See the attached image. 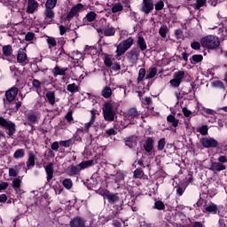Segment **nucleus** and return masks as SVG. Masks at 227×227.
<instances>
[{"mask_svg":"<svg viewBox=\"0 0 227 227\" xmlns=\"http://www.w3.org/2000/svg\"><path fill=\"white\" fill-rule=\"evenodd\" d=\"M104 120L107 121H114L116 118L117 108L115 103L113 101L106 102L102 107Z\"/></svg>","mask_w":227,"mask_h":227,"instance_id":"f257e3e1","label":"nucleus"},{"mask_svg":"<svg viewBox=\"0 0 227 227\" xmlns=\"http://www.w3.org/2000/svg\"><path fill=\"white\" fill-rule=\"evenodd\" d=\"M198 209H201L204 214L217 215L219 207L216 204L212 201L207 202L206 200H200L197 201Z\"/></svg>","mask_w":227,"mask_h":227,"instance_id":"f03ea898","label":"nucleus"},{"mask_svg":"<svg viewBox=\"0 0 227 227\" xmlns=\"http://www.w3.org/2000/svg\"><path fill=\"white\" fill-rule=\"evenodd\" d=\"M201 44L204 48L208 50H215L219 47L220 39L217 36L208 35L202 38Z\"/></svg>","mask_w":227,"mask_h":227,"instance_id":"7ed1b4c3","label":"nucleus"},{"mask_svg":"<svg viewBox=\"0 0 227 227\" xmlns=\"http://www.w3.org/2000/svg\"><path fill=\"white\" fill-rule=\"evenodd\" d=\"M133 43H134V39H132L131 37L121 43L117 46V51H115V52H117V56L120 57L121 55L124 54Z\"/></svg>","mask_w":227,"mask_h":227,"instance_id":"20e7f679","label":"nucleus"},{"mask_svg":"<svg viewBox=\"0 0 227 227\" xmlns=\"http://www.w3.org/2000/svg\"><path fill=\"white\" fill-rule=\"evenodd\" d=\"M0 126L4 128L10 136H13L16 132L15 124L10 121H6L3 117H0Z\"/></svg>","mask_w":227,"mask_h":227,"instance_id":"39448f33","label":"nucleus"},{"mask_svg":"<svg viewBox=\"0 0 227 227\" xmlns=\"http://www.w3.org/2000/svg\"><path fill=\"white\" fill-rule=\"evenodd\" d=\"M184 71H178L174 74V78L170 80V84L173 88H178L184 79Z\"/></svg>","mask_w":227,"mask_h":227,"instance_id":"423d86ee","label":"nucleus"},{"mask_svg":"<svg viewBox=\"0 0 227 227\" xmlns=\"http://www.w3.org/2000/svg\"><path fill=\"white\" fill-rule=\"evenodd\" d=\"M153 10V0H143L141 4V12H145V15H148Z\"/></svg>","mask_w":227,"mask_h":227,"instance_id":"0eeeda50","label":"nucleus"},{"mask_svg":"<svg viewBox=\"0 0 227 227\" xmlns=\"http://www.w3.org/2000/svg\"><path fill=\"white\" fill-rule=\"evenodd\" d=\"M200 142L205 148H215L218 146V142L211 137H203Z\"/></svg>","mask_w":227,"mask_h":227,"instance_id":"6e6552de","label":"nucleus"},{"mask_svg":"<svg viewBox=\"0 0 227 227\" xmlns=\"http://www.w3.org/2000/svg\"><path fill=\"white\" fill-rule=\"evenodd\" d=\"M84 6L82 4H76L74 7H73L67 16V20H72L74 16H76L79 12H81L83 10Z\"/></svg>","mask_w":227,"mask_h":227,"instance_id":"1a4fd4ad","label":"nucleus"},{"mask_svg":"<svg viewBox=\"0 0 227 227\" xmlns=\"http://www.w3.org/2000/svg\"><path fill=\"white\" fill-rule=\"evenodd\" d=\"M19 93V88L17 87H12L11 89H9L6 93H5V97H6V99L9 101V102H12L15 99L17 94Z\"/></svg>","mask_w":227,"mask_h":227,"instance_id":"9d476101","label":"nucleus"},{"mask_svg":"<svg viewBox=\"0 0 227 227\" xmlns=\"http://www.w3.org/2000/svg\"><path fill=\"white\" fill-rule=\"evenodd\" d=\"M70 226L71 227H85L86 222L82 217H75L70 221Z\"/></svg>","mask_w":227,"mask_h":227,"instance_id":"9b49d317","label":"nucleus"},{"mask_svg":"<svg viewBox=\"0 0 227 227\" xmlns=\"http://www.w3.org/2000/svg\"><path fill=\"white\" fill-rule=\"evenodd\" d=\"M73 75H74L75 81H82L84 79V71L81 67H77L72 70Z\"/></svg>","mask_w":227,"mask_h":227,"instance_id":"f8f14e48","label":"nucleus"},{"mask_svg":"<svg viewBox=\"0 0 227 227\" xmlns=\"http://www.w3.org/2000/svg\"><path fill=\"white\" fill-rule=\"evenodd\" d=\"M98 33L99 35H104L106 36H112L115 35V28L108 27V28H97Z\"/></svg>","mask_w":227,"mask_h":227,"instance_id":"ddd939ff","label":"nucleus"},{"mask_svg":"<svg viewBox=\"0 0 227 227\" xmlns=\"http://www.w3.org/2000/svg\"><path fill=\"white\" fill-rule=\"evenodd\" d=\"M38 7V3L35 0H28L27 3V12L33 14L35 12Z\"/></svg>","mask_w":227,"mask_h":227,"instance_id":"4468645a","label":"nucleus"},{"mask_svg":"<svg viewBox=\"0 0 227 227\" xmlns=\"http://www.w3.org/2000/svg\"><path fill=\"white\" fill-rule=\"evenodd\" d=\"M54 12L52 9H46L45 10V23L46 24H51L54 19Z\"/></svg>","mask_w":227,"mask_h":227,"instance_id":"2eb2a0df","label":"nucleus"},{"mask_svg":"<svg viewBox=\"0 0 227 227\" xmlns=\"http://www.w3.org/2000/svg\"><path fill=\"white\" fill-rule=\"evenodd\" d=\"M144 149L147 153H149L150 155L152 154L153 150V141L152 138H148L145 141V143L144 144Z\"/></svg>","mask_w":227,"mask_h":227,"instance_id":"dca6fc26","label":"nucleus"},{"mask_svg":"<svg viewBox=\"0 0 227 227\" xmlns=\"http://www.w3.org/2000/svg\"><path fill=\"white\" fill-rule=\"evenodd\" d=\"M53 163H48L45 167V171L47 174V181L51 182L53 178Z\"/></svg>","mask_w":227,"mask_h":227,"instance_id":"f3484780","label":"nucleus"},{"mask_svg":"<svg viewBox=\"0 0 227 227\" xmlns=\"http://www.w3.org/2000/svg\"><path fill=\"white\" fill-rule=\"evenodd\" d=\"M26 48L20 49L18 51L17 61L18 63H24L27 60Z\"/></svg>","mask_w":227,"mask_h":227,"instance_id":"a211bd4d","label":"nucleus"},{"mask_svg":"<svg viewBox=\"0 0 227 227\" xmlns=\"http://www.w3.org/2000/svg\"><path fill=\"white\" fill-rule=\"evenodd\" d=\"M96 110H92L91 111V119L90 121V122L85 124V128L83 129V131H85L86 133L89 132L90 128H91V126L94 124L95 122V119H96Z\"/></svg>","mask_w":227,"mask_h":227,"instance_id":"6ab92c4d","label":"nucleus"},{"mask_svg":"<svg viewBox=\"0 0 227 227\" xmlns=\"http://www.w3.org/2000/svg\"><path fill=\"white\" fill-rule=\"evenodd\" d=\"M71 59H73V61H74V63H78L83 60V56L81 52L76 51L71 53Z\"/></svg>","mask_w":227,"mask_h":227,"instance_id":"aec40b11","label":"nucleus"},{"mask_svg":"<svg viewBox=\"0 0 227 227\" xmlns=\"http://www.w3.org/2000/svg\"><path fill=\"white\" fill-rule=\"evenodd\" d=\"M140 116V113L137 110V108H130L128 114V119L130 121L132 119H137Z\"/></svg>","mask_w":227,"mask_h":227,"instance_id":"412c9836","label":"nucleus"},{"mask_svg":"<svg viewBox=\"0 0 227 227\" xmlns=\"http://www.w3.org/2000/svg\"><path fill=\"white\" fill-rule=\"evenodd\" d=\"M101 94L104 98H109L113 95V90L108 86H105Z\"/></svg>","mask_w":227,"mask_h":227,"instance_id":"4be33fe9","label":"nucleus"},{"mask_svg":"<svg viewBox=\"0 0 227 227\" xmlns=\"http://www.w3.org/2000/svg\"><path fill=\"white\" fill-rule=\"evenodd\" d=\"M210 169L213 171H222L225 169V166L223 163L214 162Z\"/></svg>","mask_w":227,"mask_h":227,"instance_id":"5701e85b","label":"nucleus"},{"mask_svg":"<svg viewBox=\"0 0 227 227\" xmlns=\"http://www.w3.org/2000/svg\"><path fill=\"white\" fill-rule=\"evenodd\" d=\"M46 98L50 103V105L54 106L56 103V97L53 91H48L46 93Z\"/></svg>","mask_w":227,"mask_h":227,"instance_id":"b1692460","label":"nucleus"},{"mask_svg":"<svg viewBox=\"0 0 227 227\" xmlns=\"http://www.w3.org/2000/svg\"><path fill=\"white\" fill-rule=\"evenodd\" d=\"M157 72H158V69H157L156 67H151V68L149 69V71H147V74H146V76H145V79H146V80L153 79V77L156 76Z\"/></svg>","mask_w":227,"mask_h":227,"instance_id":"393cba45","label":"nucleus"},{"mask_svg":"<svg viewBox=\"0 0 227 227\" xmlns=\"http://www.w3.org/2000/svg\"><path fill=\"white\" fill-rule=\"evenodd\" d=\"M3 54L6 58H10L12 55V47L11 45H5L3 47Z\"/></svg>","mask_w":227,"mask_h":227,"instance_id":"a878e982","label":"nucleus"},{"mask_svg":"<svg viewBox=\"0 0 227 227\" xmlns=\"http://www.w3.org/2000/svg\"><path fill=\"white\" fill-rule=\"evenodd\" d=\"M137 43L139 45V48L142 51H145L147 50V43L145 42V39L144 37H138Z\"/></svg>","mask_w":227,"mask_h":227,"instance_id":"bb28decb","label":"nucleus"},{"mask_svg":"<svg viewBox=\"0 0 227 227\" xmlns=\"http://www.w3.org/2000/svg\"><path fill=\"white\" fill-rule=\"evenodd\" d=\"M66 71H67V68H61V67H56L53 69V75H54V76L65 75V74H66Z\"/></svg>","mask_w":227,"mask_h":227,"instance_id":"cd10ccee","label":"nucleus"},{"mask_svg":"<svg viewBox=\"0 0 227 227\" xmlns=\"http://www.w3.org/2000/svg\"><path fill=\"white\" fill-rule=\"evenodd\" d=\"M123 5H121V4L118 3L113 5L112 7V13L113 14H116L118 12H121L123 11Z\"/></svg>","mask_w":227,"mask_h":227,"instance_id":"c85d7f7f","label":"nucleus"},{"mask_svg":"<svg viewBox=\"0 0 227 227\" xmlns=\"http://www.w3.org/2000/svg\"><path fill=\"white\" fill-rule=\"evenodd\" d=\"M93 163H94V160H87V161H82V163H80L78 165L82 168V170H83L87 168L92 167Z\"/></svg>","mask_w":227,"mask_h":227,"instance_id":"c756f323","label":"nucleus"},{"mask_svg":"<svg viewBox=\"0 0 227 227\" xmlns=\"http://www.w3.org/2000/svg\"><path fill=\"white\" fill-rule=\"evenodd\" d=\"M35 155L33 154V153H30L29 155H28V160H27V167L28 168H34L35 167Z\"/></svg>","mask_w":227,"mask_h":227,"instance_id":"7c9ffc66","label":"nucleus"},{"mask_svg":"<svg viewBox=\"0 0 227 227\" xmlns=\"http://www.w3.org/2000/svg\"><path fill=\"white\" fill-rule=\"evenodd\" d=\"M69 170L71 172L72 175H78L81 173V171L82 170V168L78 165L76 166H71L69 167Z\"/></svg>","mask_w":227,"mask_h":227,"instance_id":"2f4dec72","label":"nucleus"},{"mask_svg":"<svg viewBox=\"0 0 227 227\" xmlns=\"http://www.w3.org/2000/svg\"><path fill=\"white\" fill-rule=\"evenodd\" d=\"M67 90L71 93H75L79 91V87L75 83H72L67 85Z\"/></svg>","mask_w":227,"mask_h":227,"instance_id":"473e14b6","label":"nucleus"},{"mask_svg":"<svg viewBox=\"0 0 227 227\" xmlns=\"http://www.w3.org/2000/svg\"><path fill=\"white\" fill-rule=\"evenodd\" d=\"M24 156H25L24 149H19L13 154L14 159H22V158H24Z\"/></svg>","mask_w":227,"mask_h":227,"instance_id":"72a5a7b5","label":"nucleus"},{"mask_svg":"<svg viewBox=\"0 0 227 227\" xmlns=\"http://www.w3.org/2000/svg\"><path fill=\"white\" fill-rule=\"evenodd\" d=\"M57 4V0H47L45 4L46 9L53 10Z\"/></svg>","mask_w":227,"mask_h":227,"instance_id":"f704fd0d","label":"nucleus"},{"mask_svg":"<svg viewBox=\"0 0 227 227\" xmlns=\"http://www.w3.org/2000/svg\"><path fill=\"white\" fill-rule=\"evenodd\" d=\"M167 121L168 122H171L174 128H176L178 126L179 121L175 119L173 115H168Z\"/></svg>","mask_w":227,"mask_h":227,"instance_id":"c9c22d12","label":"nucleus"},{"mask_svg":"<svg viewBox=\"0 0 227 227\" xmlns=\"http://www.w3.org/2000/svg\"><path fill=\"white\" fill-rule=\"evenodd\" d=\"M62 185H64L67 190H70L73 187V181L68 178L64 179V181H62Z\"/></svg>","mask_w":227,"mask_h":227,"instance_id":"e433bc0d","label":"nucleus"},{"mask_svg":"<svg viewBox=\"0 0 227 227\" xmlns=\"http://www.w3.org/2000/svg\"><path fill=\"white\" fill-rule=\"evenodd\" d=\"M37 119H38L37 115L34 113L28 114L27 115V120L29 123H35Z\"/></svg>","mask_w":227,"mask_h":227,"instance_id":"4c0bfd02","label":"nucleus"},{"mask_svg":"<svg viewBox=\"0 0 227 227\" xmlns=\"http://www.w3.org/2000/svg\"><path fill=\"white\" fill-rule=\"evenodd\" d=\"M47 43H48L49 49H51L52 47H55L57 45V43L54 37H48Z\"/></svg>","mask_w":227,"mask_h":227,"instance_id":"58836bf2","label":"nucleus"},{"mask_svg":"<svg viewBox=\"0 0 227 227\" xmlns=\"http://www.w3.org/2000/svg\"><path fill=\"white\" fill-rule=\"evenodd\" d=\"M86 18H87L89 22H93L97 18V14L94 12H90L87 14Z\"/></svg>","mask_w":227,"mask_h":227,"instance_id":"ea45409f","label":"nucleus"},{"mask_svg":"<svg viewBox=\"0 0 227 227\" xmlns=\"http://www.w3.org/2000/svg\"><path fill=\"white\" fill-rule=\"evenodd\" d=\"M145 75H146L145 68H140L139 74H138V82H142L143 79H145Z\"/></svg>","mask_w":227,"mask_h":227,"instance_id":"a19ab883","label":"nucleus"},{"mask_svg":"<svg viewBox=\"0 0 227 227\" xmlns=\"http://www.w3.org/2000/svg\"><path fill=\"white\" fill-rule=\"evenodd\" d=\"M104 196L108 198L111 201H115L116 196L108 191L104 192Z\"/></svg>","mask_w":227,"mask_h":227,"instance_id":"79ce46f5","label":"nucleus"},{"mask_svg":"<svg viewBox=\"0 0 227 227\" xmlns=\"http://www.w3.org/2000/svg\"><path fill=\"white\" fill-rule=\"evenodd\" d=\"M168 27H161L160 28V35L162 38H166L168 35Z\"/></svg>","mask_w":227,"mask_h":227,"instance_id":"37998d69","label":"nucleus"},{"mask_svg":"<svg viewBox=\"0 0 227 227\" xmlns=\"http://www.w3.org/2000/svg\"><path fill=\"white\" fill-rule=\"evenodd\" d=\"M165 146H166V139L161 138L160 141H158V145H157L158 150L162 151Z\"/></svg>","mask_w":227,"mask_h":227,"instance_id":"c03bdc74","label":"nucleus"},{"mask_svg":"<svg viewBox=\"0 0 227 227\" xmlns=\"http://www.w3.org/2000/svg\"><path fill=\"white\" fill-rule=\"evenodd\" d=\"M104 63L105 65H106L107 67H112L113 66V58L110 56H106L104 59Z\"/></svg>","mask_w":227,"mask_h":227,"instance_id":"a18cd8bd","label":"nucleus"},{"mask_svg":"<svg viewBox=\"0 0 227 227\" xmlns=\"http://www.w3.org/2000/svg\"><path fill=\"white\" fill-rule=\"evenodd\" d=\"M206 3V0H197V4L194 6L195 10H200Z\"/></svg>","mask_w":227,"mask_h":227,"instance_id":"49530a36","label":"nucleus"},{"mask_svg":"<svg viewBox=\"0 0 227 227\" xmlns=\"http://www.w3.org/2000/svg\"><path fill=\"white\" fill-rule=\"evenodd\" d=\"M142 104L145 106H150L152 104V99L150 97H145L141 99Z\"/></svg>","mask_w":227,"mask_h":227,"instance_id":"de8ad7c7","label":"nucleus"},{"mask_svg":"<svg viewBox=\"0 0 227 227\" xmlns=\"http://www.w3.org/2000/svg\"><path fill=\"white\" fill-rule=\"evenodd\" d=\"M19 175V171L15 170L14 168H9V176L10 177H16Z\"/></svg>","mask_w":227,"mask_h":227,"instance_id":"09e8293b","label":"nucleus"},{"mask_svg":"<svg viewBox=\"0 0 227 227\" xmlns=\"http://www.w3.org/2000/svg\"><path fill=\"white\" fill-rule=\"evenodd\" d=\"M144 175H145V173L142 172V171L139 170V169H136V170L134 171V177H135V178H142Z\"/></svg>","mask_w":227,"mask_h":227,"instance_id":"8fccbe9b","label":"nucleus"},{"mask_svg":"<svg viewBox=\"0 0 227 227\" xmlns=\"http://www.w3.org/2000/svg\"><path fill=\"white\" fill-rule=\"evenodd\" d=\"M163 6H164V3L161 0H160L155 4V10L161 11L163 9Z\"/></svg>","mask_w":227,"mask_h":227,"instance_id":"3c124183","label":"nucleus"},{"mask_svg":"<svg viewBox=\"0 0 227 227\" xmlns=\"http://www.w3.org/2000/svg\"><path fill=\"white\" fill-rule=\"evenodd\" d=\"M34 38H35V34L32 33V32H28V33L26 35V37H25V39H26L27 42H31V41L34 40Z\"/></svg>","mask_w":227,"mask_h":227,"instance_id":"603ef678","label":"nucleus"},{"mask_svg":"<svg viewBox=\"0 0 227 227\" xmlns=\"http://www.w3.org/2000/svg\"><path fill=\"white\" fill-rule=\"evenodd\" d=\"M192 60L195 63H200L203 60V57L201 55H194L192 56Z\"/></svg>","mask_w":227,"mask_h":227,"instance_id":"864d4df0","label":"nucleus"},{"mask_svg":"<svg viewBox=\"0 0 227 227\" xmlns=\"http://www.w3.org/2000/svg\"><path fill=\"white\" fill-rule=\"evenodd\" d=\"M71 144H72V141H71V140L60 141V142H59V145H60L61 146L66 147V148L70 147V146H71Z\"/></svg>","mask_w":227,"mask_h":227,"instance_id":"5fc2aeb1","label":"nucleus"},{"mask_svg":"<svg viewBox=\"0 0 227 227\" xmlns=\"http://www.w3.org/2000/svg\"><path fill=\"white\" fill-rule=\"evenodd\" d=\"M124 179V174L121 172H118L115 178V183L120 182L121 180Z\"/></svg>","mask_w":227,"mask_h":227,"instance_id":"6e6d98bb","label":"nucleus"},{"mask_svg":"<svg viewBox=\"0 0 227 227\" xmlns=\"http://www.w3.org/2000/svg\"><path fill=\"white\" fill-rule=\"evenodd\" d=\"M20 184H21V181L20 178H16L14 181H13V187L15 189H19L20 187Z\"/></svg>","mask_w":227,"mask_h":227,"instance_id":"4d7b16f0","label":"nucleus"},{"mask_svg":"<svg viewBox=\"0 0 227 227\" xmlns=\"http://www.w3.org/2000/svg\"><path fill=\"white\" fill-rule=\"evenodd\" d=\"M155 207L158 210H162L164 208V204L162 203V201H156Z\"/></svg>","mask_w":227,"mask_h":227,"instance_id":"13d9d810","label":"nucleus"},{"mask_svg":"<svg viewBox=\"0 0 227 227\" xmlns=\"http://www.w3.org/2000/svg\"><path fill=\"white\" fill-rule=\"evenodd\" d=\"M200 132L203 135V136H205V135H207V133H208V128H207V126H202L201 128H200Z\"/></svg>","mask_w":227,"mask_h":227,"instance_id":"bf43d9fd","label":"nucleus"},{"mask_svg":"<svg viewBox=\"0 0 227 227\" xmlns=\"http://www.w3.org/2000/svg\"><path fill=\"white\" fill-rule=\"evenodd\" d=\"M125 145H126V146H129V148H133L136 146V141L126 140Z\"/></svg>","mask_w":227,"mask_h":227,"instance_id":"052dcab7","label":"nucleus"},{"mask_svg":"<svg viewBox=\"0 0 227 227\" xmlns=\"http://www.w3.org/2000/svg\"><path fill=\"white\" fill-rule=\"evenodd\" d=\"M183 113L186 118H189L192 115V112L188 110L186 107L183 108Z\"/></svg>","mask_w":227,"mask_h":227,"instance_id":"680f3d73","label":"nucleus"},{"mask_svg":"<svg viewBox=\"0 0 227 227\" xmlns=\"http://www.w3.org/2000/svg\"><path fill=\"white\" fill-rule=\"evenodd\" d=\"M191 46L193 50H196V51L200 49V43L198 42H193Z\"/></svg>","mask_w":227,"mask_h":227,"instance_id":"e2e57ef3","label":"nucleus"},{"mask_svg":"<svg viewBox=\"0 0 227 227\" xmlns=\"http://www.w3.org/2000/svg\"><path fill=\"white\" fill-rule=\"evenodd\" d=\"M106 134H107L108 137H111V136H115L117 134V132L114 129H109L106 131Z\"/></svg>","mask_w":227,"mask_h":227,"instance_id":"0e129e2a","label":"nucleus"},{"mask_svg":"<svg viewBox=\"0 0 227 227\" xmlns=\"http://www.w3.org/2000/svg\"><path fill=\"white\" fill-rule=\"evenodd\" d=\"M175 35H176V39H181L182 35H183V32L181 29H176L175 31Z\"/></svg>","mask_w":227,"mask_h":227,"instance_id":"69168bd1","label":"nucleus"},{"mask_svg":"<svg viewBox=\"0 0 227 227\" xmlns=\"http://www.w3.org/2000/svg\"><path fill=\"white\" fill-rule=\"evenodd\" d=\"M184 192V189L181 186H177L176 188V194L181 197Z\"/></svg>","mask_w":227,"mask_h":227,"instance_id":"338daca9","label":"nucleus"},{"mask_svg":"<svg viewBox=\"0 0 227 227\" xmlns=\"http://www.w3.org/2000/svg\"><path fill=\"white\" fill-rule=\"evenodd\" d=\"M32 85H34L35 88L40 89L41 88V82L38 80H34L32 82Z\"/></svg>","mask_w":227,"mask_h":227,"instance_id":"774afa93","label":"nucleus"}]
</instances>
